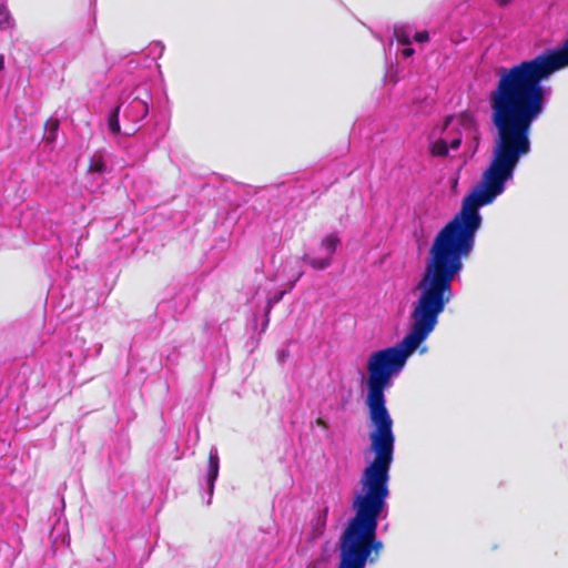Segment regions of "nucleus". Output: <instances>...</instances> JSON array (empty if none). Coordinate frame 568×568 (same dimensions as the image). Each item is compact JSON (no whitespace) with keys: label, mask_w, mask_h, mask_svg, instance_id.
<instances>
[{"label":"nucleus","mask_w":568,"mask_h":568,"mask_svg":"<svg viewBox=\"0 0 568 568\" xmlns=\"http://www.w3.org/2000/svg\"><path fill=\"white\" fill-rule=\"evenodd\" d=\"M337 568H365L366 566L338 542Z\"/></svg>","instance_id":"9b49d317"},{"label":"nucleus","mask_w":568,"mask_h":568,"mask_svg":"<svg viewBox=\"0 0 568 568\" xmlns=\"http://www.w3.org/2000/svg\"><path fill=\"white\" fill-rule=\"evenodd\" d=\"M296 284V281H293L292 285H290V288H293V286H295Z\"/></svg>","instance_id":"5701e85b"},{"label":"nucleus","mask_w":568,"mask_h":568,"mask_svg":"<svg viewBox=\"0 0 568 568\" xmlns=\"http://www.w3.org/2000/svg\"><path fill=\"white\" fill-rule=\"evenodd\" d=\"M156 45L160 47V53H162V51L164 50V47L161 43H158Z\"/></svg>","instance_id":"412c9836"},{"label":"nucleus","mask_w":568,"mask_h":568,"mask_svg":"<svg viewBox=\"0 0 568 568\" xmlns=\"http://www.w3.org/2000/svg\"><path fill=\"white\" fill-rule=\"evenodd\" d=\"M4 69V57L0 54V71Z\"/></svg>","instance_id":"6ab92c4d"},{"label":"nucleus","mask_w":568,"mask_h":568,"mask_svg":"<svg viewBox=\"0 0 568 568\" xmlns=\"http://www.w3.org/2000/svg\"><path fill=\"white\" fill-rule=\"evenodd\" d=\"M220 470V457L219 452L215 446H212L209 453V463H207V470L205 475V486L207 488V500L206 504L210 505L213 493H214V485L219 476Z\"/></svg>","instance_id":"0eeeda50"},{"label":"nucleus","mask_w":568,"mask_h":568,"mask_svg":"<svg viewBox=\"0 0 568 568\" xmlns=\"http://www.w3.org/2000/svg\"><path fill=\"white\" fill-rule=\"evenodd\" d=\"M413 41H415L417 43H425V42L429 41V32L426 30H424V31L415 30Z\"/></svg>","instance_id":"2eb2a0df"},{"label":"nucleus","mask_w":568,"mask_h":568,"mask_svg":"<svg viewBox=\"0 0 568 568\" xmlns=\"http://www.w3.org/2000/svg\"><path fill=\"white\" fill-rule=\"evenodd\" d=\"M496 1L500 7H506L510 3L511 0H496Z\"/></svg>","instance_id":"a211bd4d"},{"label":"nucleus","mask_w":568,"mask_h":568,"mask_svg":"<svg viewBox=\"0 0 568 568\" xmlns=\"http://www.w3.org/2000/svg\"><path fill=\"white\" fill-rule=\"evenodd\" d=\"M476 131V120L469 113L448 115L445 119L443 136L429 142V151L433 156L446 158L449 150H458L464 133Z\"/></svg>","instance_id":"39448f33"},{"label":"nucleus","mask_w":568,"mask_h":568,"mask_svg":"<svg viewBox=\"0 0 568 568\" xmlns=\"http://www.w3.org/2000/svg\"><path fill=\"white\" fill-rule=\"evenodd\" d=\"M296 284V281H293L292 285H290V288H293V286H295Z\"/></svg>","instance_id":"4be33fe9"},{"label":"nucleus","mask_w":568,"mask_h":568,"mask_svg":"<svg viewBox=\"0 0 568 568\" xmlns=\"http://www.w3.org/2000/svg\"><path fill=\"white\" fill-rule=\"evenodd\" d=\"M414 31L415 28L409 24L396 26L394 28V37L397 43L404 47L400 51L404 59H408L415 53V50L412 48Z\"/></svg>","instance_id":"6e6552de"},{"label":"nucleus","mask_w":568,"mask_h":568,"mask_svg":"<svg viewBox=\"0 0 568 568\" xmlns=\"http://www.w3.org/2000/svg\"><path fill=\"white\" fill-rule=\"evenodd\" d=\"M58 130L59 121L57 119H49L45 122L44 141L49 144L53 143L57 140Z\"/></svg>","instance_id":"ddd939ff"},{"label":"nucleus","mask_w":568,"mask_h":568,"mask_svg":"<svg viewBox=\"0 0 568 568\" xmlns=\"http://www.w3.org/2000/svg\"><path fill=\"white\" fill-rule=\"evenodd\" d=\"M179 352L176 351L175 347H173L172 351L165 355V366L171 367L173 365H176L179 362Z\"/></svg>","instance_id":"4468645a"},{"label":"nucleus","mask_w":568,"mask_h":568,"mask_svg":"<svg viewBox=\"0 0 568 568\" xmlns=\"http://www.w3.org/2000/svg\"><path fill=\"white\" fill-rule=\"evenodd\" d=\"M278 357H280V359L282 361V359H283V357H285V352H281V353L278 354Z\"/></svg>","instance_id":"aec40b11"},{"label":"nucleus","mask_w":568,"mask_h":568,"mask_svg":"<svg viewBox=\"0 0 568 568\" xmlns=\"http://www.w3.org/2000/svg\"><path fill=\"white\" fill-rule=\"evenodd\" d=\"M327 517H328V506L323 505L316 509L314 513L310 526L311 531L310 536L312 539H317L322 537L326 530L327 525Z\"/></svg>","instance_id":"1a4fd4ad"},{"label":"nucleus","mask_w":568,"mask_h":568,"mask_svg":"<svg viewBox=\"0 0 568 568\" xmlns=\"http://www.w3.org/2000/svg\"><path fill=\"white\" fill-rule=\"evenodd\" d=\"M285 294H286V291H282V292L277 293L274 297H270L267 300V307H268V310L271 307H273V305L277 304L283 298V296Z\"/></svg>","instance_id":"dca6fc26"},{"label":"nucleus","mask_w":568,"mask_h":568,"mask_svg":"<svg viewBox=\"0 0 568 568\" xmlns=\"http://www.w3.org/2000/svg\"><path fill=\"white\" fill-rule=\"evenodd\" d=\"M568 67V38L555 49L498 70L496 87L488 95L495 129L490 159L516 171L531 151L532 124L544 114L551 88L542 84Z\"/></svg>","instance_id":"f03ea898"},{"label":"nucleus","mask_w":568,"mask_h":568,"mask_svg":"<svg viewBox=\"0 0 568 568\" xmlns=\"http://www.w3.org/2000/svg\"><path fill=\"white\" fill-rule=\"evenodd\" d=\"M151 104L152 94L148 84L141 83L131 89H123L119 95V104L108 116V129L110 133L113 135L120 133V114H122L124 124L130 123L132 125L125 129L124 134H134L138 130L134 125L146 118Z\"/></svg>","instance_id":"20e7f679"},{"label":"nucleus","mask_w":568,"mask_h":568,"mask_svg":"<svg viewBox=\"0 0 568 568\" xmlns=\"http://www.w3.org/2000/svg\"><path fill=\"white\" fill-rule=\"evenodd\" d=\"M368 438L374 458L361 475V489L355 491L352 503L354 515L347 520L338 541L365 566L376 564L384 549L383 541L377 537V528L379 518L387 515L396 440L395 434L382 425L375 433L368 434Z\"/></svg>","instance_id":"7ed1b4c3"},{"label":"nucleus","mask_w":568,"mask_h":568,"mask_svg":"<svg viewBox=\"0 0 568 568\" xmlns=\"http://www.w3.org/2000/svg\"><path fill=\"white\" fill-rule=\"evenodd\" d=\"M16 26L14 19L11 16L8 7L0 2V30L13 29Z\"/></svg>","instance_id":"f8f14e48"},{"label":"nucleus","mask_w":568,"mask_h":568,"mask_svg":"<svg viewBox=\"0 0 568 568\" xmlns=\"http://www.w3.org/2000/svg\"><path fill=\"white\" fill-rule=\"evenodd\" d=\"M296 284V281H293L292 285H290V288H293V286H295Z\"/></svg>","instance_id":"b1692460"},{"label":"nucleus","mask_w":568,"mask_h":568,"mask_svg":"<svg viewBox=\"0 0 568 568\" xmlns=\"http://www.w3.org/2000/svg\"><path fill=\"white\" fill-rule=\"evenodd\" d=\"M63 352L65 354H68L70 357L74 356L78 361H82L85 356L83 349H80L79 352L73 353L68 346H65Z\"/></svg>","instance_id":"f3484780"},{"label":"nucleus","mask_w":568,"mask_h":568,"mask_svg":"<svg viewBox=\"0 0 568 568\" xmlns=\"http://www.w3.org/2000/svg\"><path fill=\"white\" fill-rule=\"evenodd\" d=\"M341 245V239L336 233H331L324 236L321 241V248L325 252V256L317 257L310 254L303 255V261L307 263L314 270H325L331 266L333 262V255L337 247Z\"/></svg>","instance_id":"423d86ee"},{"label":"nucleus","mask_w":568,"mask_h":568,"mask_svg":"<svg viewBox=\"0 0 568 568\" xmlns=\"http://www.w3.org/2000/svg\"><path fill=\"white\" fill-rule=\"evenodd\" d=\"M514 175L515 171L490 159L480 182L464 197L459 212L435 236L425 270L415 286L417 298L412 304L408 333L399 343L375 351L367 358L364 384L369 434L381 425L385 429L389 426L394 434L385 392L416 351L420 354L428 352L422 344L434 332L439 315L454 297L452 283L463 271V258L473 252L476 234L481 227L479 209L501 195Z\"/></svg>","instance_id":"f257e3e1"},{"label":"nucleus","mask_w":568,"mask_h":568,"mask_svg":"<svg viewBox=\"0 0 568 568\" xmlns=\"http://www.w3.org/2000/svg\"><path fill=\"white\" fill-rule=\"evenodd\" d=\"M108 170L106 153L102 150L94 152L90 159L88 172L91 174L103 175Z\"/></svg>","instance_id":"9d476101"}]
</instances>
